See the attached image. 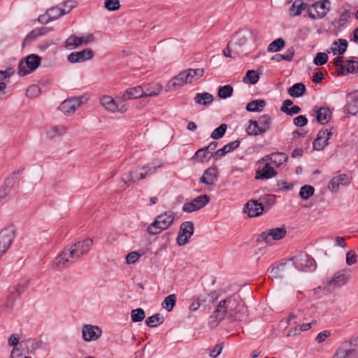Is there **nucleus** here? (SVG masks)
I'll return each instance as SVG.
<instances>
[{"label":"nucleus","instance_id":"obj_1","mask_svg":"<svg viewBox=\"0 0 358 358\" xmlns=\"http://www.w3.org/2000/svg\"><path fill=\"white\" fill-rule=\"evenodd\" d=\"M246 313V307L239 296H231L219 302L208 318V326L217 327L226 316L230 322L241 321Z\"/></svg>","mask_w":358,"mask_h":358},{"label":"nucleus","instance_id":"obj_2","mask_svg":"<svg viewBox=\"0 0 358 358\" xmlns=\"http://www.w3.org/2000/svg\"><path fill=\"white\" fill-rule=\"evenodd\" d=\"M93 245L92 238H87L75 243L68 250L62 251L57 256L52 267L55 270H62L67 266L74 263L81 256L87 254Z\"/></svg>","mask_w":358,"mask_h":358},{"label":"nucleus","instance_id":"obj_3","mask_svg":"<svg viewBox=\"0 0 358 358\" xmlns=\"http://www.w3.org/2000/svg\"><path fill=\"white\" fill-rule=\"evenodd\" d=\"M176 213L173 211H166L158 215L153 222L148 227V233L150 235H157L162 231L169 228L175 219Z\"/></svg>","mask_w":358,"mask_h":358},{"label":"nucleus","instance_id":"obj_4","mask_svg":"<svg viewBox=\"0 0 358 358\" xmlns=\"http://www.w3.org/2000/svg\"><path fill=\"white\" fill-rule=\"evenodd\" d=\"M246 129L248 135L258 136L267 131L271 127V118L268 115L260 116L258 120H250Z\"/></svg>","mask_w":358,"mask_h":358},{"label":"nucleus","instance_id":"obj_5","mask_svg":"<svg viewBox=\"0 0 358 358\" xmlns=\"http://www.w3.org/2000/svg\"><path fill=\"white\" fill-rule=\"evenodd\" d=\"M41 57L38 55L31 54L21 60L18 64V75L20 76H27L34 71L40 65Z\"/></svg>","mask_w":358,"mask_h":358},{"label":"nucleus","instance_id":"obj_6","mask_svg":"<svg viewBox=\"0 0 358 358\" xmlns=\"http://www.w3.org/2000/svg\"><path fill=\"white\" fill-rule=\"evenodd\" d=\"M295 267L302 271H313L316 269L315 260L308 254L301 252L291 259Z\"/></svg>","mask_w":358,"mask_h":358},{"label":"nucleus","instance_id":"obj_7","mask_svg":"<svg viewBox=\"0 0 358 358\" xmlns=\"http://www.w3.org/2000/svg\"><path fill=\"white\" fill-rule=\"evenodd\" d=\"M329 0H322L312 4L307 8L308 17L312 20L322 19L329 11Z\"/></svg>","mask_w":358,"mask_h":358},{"label":"nucleus","instance_id":"obj_8","mask_svg":"<svg viewBox=\"0 0 358 358\" xmlns=\"http://www.w3.org/2000/svg\"><path fill=\"white\" fill-rule=\"evenodd\" d=\"M194 231V224L191 221H185L181 223L176 238L178 245L187 244Z\"/></svg>","mask_w":358,"mask_h":358},{"label":"nucleus","instance_id":"obj_9","mask_svg":"<svg viewBox=\"0 0 358 358\" xmlns=\"http://www.w3.org/2000/svg\"><path fill=\"white\" fill-rule=\"evenodd\" d=\"M15 238V229L13 226L8 227L0 231V251L6 252V251L11 245Z\"/></svg>","mask_w":358,"mask_h":358},{"label":"nucleus","instance_id":"obj_10","mask_svg":"<svg viewBox=\"0 0 358 358\" xmlns=\"http://www.w3.org/2000/svg\"><path fill=\"white\" fill-rule=\"evenodd\" d=\"M83 96H72L64 100L59 106V109L65 114H73L84 101Z\"/></svg>","mask_w":358,"mask_h":358},{"label":"nucleus","instance_id":"obj_11","mask_svg":"<svg viewBox=\"0 0 358 358\" xmlns=\"http://www.w3.org/2000/svg\"><path fill=\"white\" fill-rule=\"evenodd\" d=\"M67 4L69 5V9L66 10L58 6H54L49 8L47 12L49 15L52 21L57 20L60 17L69 13L73 8L76 7L77 3L75 1H65L62 3V6H66Z\"/></svg>","mask_w":358,"mask_h":358},{"label":"nucleus","instance_id":"obj_12","mask_svg":"<svg viewBox=\"0 0 358 358\" xmlns=\"http://www.w3.org/2000/svg\"><path fill=\"white\" fill-rule=\"evenodd\" d=\"M24 168L20 167L17 171H13L11 175L5 180L3 185L0 188V202L7 196L13 187L18 175L20 174Z\"/></svg>","mask_w":358,"mask_h":358},{"label":"nucleus","instance_id":"obj_13","mask_svg":"<svg viewBox=\"0 0 358 358\" xmlns=\"http://www.w3.org/2000/svg\"><path fill=\"white\" fill-rule=\"evenodd\" d=\"M100 103L106 109L113 113L117 111L123 113L127 110V107L125 104L120 105L117 101H115L110 96H103L100 99Z\"/></svg>","mask_w":358,"mask_h":358},{"label":"nucleus","instance_id":"obj_14","mask_svg":"<svg viewBox=\"0 0 358 358\" xmlns=\"http://www.w3.org/2000/svg\"><path fill=\"white\" fill-rule=\"evenodd\" d=\"M357 351L352 347L350 342L343 343L336 350L332 358H357Z\"/></svg>","mask_w":358,"mask_h":358},{"label":"nucleus","instance_id":"obj_15","mask_svg":"<svg viewBox=\"0 0 358 358\" xmlns=\"http://www.w3.org/2000/svg\"><path fill=\"white\" fill-rule=\"evenodd\" d=\"M243 210L250 217H257L265 213V208L259 200H250L247 202L244 206Z\"/></svg>","mask_w":358,"mask_h":358},{"label":"nucleus","instance_id":"obj_16","mask_svg":"<svg viewBox=\"0 0 358 358\" xmlns=\"http://www.w3.org/2000/svg\"><path fill=\"white\" fill-rule=\"evenodd\" d=\"M91 49H85L79 52H73L68 55L67 59L70 63H80L91 59L94 57Z\"/></svg>","mask_w":358,"mask_h":358},{"label":"nucleus","instance_id":"obj_17","mask_svg":"<svg viewBox=\"0 0 358 358\" xmlns=\"http://www.w3.org/2000/svg\"><path fill=\"white\" fill-rule=\"evenodd\" d=\"M82 333L85 341H96L101 337L102 330L97 326L85 324L83 327Z\"/></svg>","mask_w":358,"mask_h":358},{"label":"nucleus","instance_id":"obj_18","mask_svg":"<svg viewBox=\"0 0 358 358\" xmlns=\"http://www.w3.org/2000/svg\"><path fill=\"white\" fill-rule=\"evenodd\" d=\"M311 113L312 115H316V120L321 124L327 123L331 119V112L327 107L315 106L313 108Z\"/></svg>","mask_w":358,"mask_h":358},{"label":"nucleus","instance_id":"obj_19","mask_svg":"<svg viewBox=\"0 0 358 358\" xmlns=\"http://www.w3.org/2000/svg\"><path fill=\"white\" fill-rule=\"evenodd\" d=\"M346 270H342L336 273L334 277L327 282V286L329 288L335 289L345 285L348 282L346 276Z\"/></svg>","mask_w":358,"mask_h":358},{"label":"nucleus","instance_id":"obj_20","mask_svg":"<svg viewBox=\"0 0 358 358\" xmlns=\"http://www.w3.org/2000/svg\"><path fill=\"white\" fill-rule=\"evenodd\" d=\"M28 281L26 280H22L16 286L13 287L10 289V294L8 296L7 306H12L15 299L24 292L27 285Z\"/></svg>","mask_w":358,"mask_h":358},{"label":"nucleus","instance_id":"obj_21","mask_svg":"<svg viewBox=\"0 0 358 358\" xmlns=\"http://www.w3.org/2000/svg\"><path fill=\"white\" fill-rule=\"evenodd\" d=\"M240 141L236 140L234 141H231L230 143H228L227 144L224 145L222 148L220 149H218L216 152L212 153V156L215 159H218L221 158L222 157L224 156L226 154L231 152L234 151L235 149L239 147L240 145Z\"/></svg>","mask_w":358,"mask_h":358},{"label":"nucleus","instance_id":"obj_22","mask_svg":"<svg viewBox=\"0 0 358 358\" xmlns=\"http://www.w3.org/2000/svg\"><path fill=\"white\" fill-rule=\"evenodd\" d=\"M350 184L349 178L346 174H340L334 177L328 184V189L331 192H337L338 187L342 185H348Z\"/></svg>","mask_w":358,"mask_h":358},{"label":"nucleus","instance_id":"obj_23","mask_svg":"<svg viewBox=\"0 0 358 358\" xmlns=\"http://www.w3.org/2000/svg\"><path fill=\"white\" fill-rule=\"evenodd\" d=\"M265 161H270L271 164L277 167L280 166L288 160V156L284 152H273L264 157Z\"/></svg>","mask_w":358,"mask_h":358},{"label":"nucleus","instance_id":"obj_24","mask_svg":"<svg viewBox=\"0 0 358 358\" xmlns=\"http://www.w3.org/2000/svg\"><path fill=\"white\" fill-rule=\"evenodd\" d=\"M217 178V169L216 167H209L203 172L200 178V182L208 185H212Z\"/></svg>","mask_w":358,"mask_h":358},{"label":"nucleus","instance_id":"obj_25","mask_svg":"<svg viewBox=\"0 0 358 358\" xmlns=\"http://www.w3.org/2000/svg\"><path fill=\"white\" fill-rule=\"evenodd\" d=\"M143 97V87L137 85L127 89L122 96V101Z\"/></svg>","mask_w":358,"mask_h":358},{"label":"nucleus","instance_id":"obj_26","mask_svg":"<svg viewBox=\"0 0 358 358\" xmlns=\"http://www.w3.org/2000/svg\"><path fill=\"white\" fill-rule=\"evenodd\" d=\"M187 83V80L185 79V71H182L169 82L166 91L176 90Z\"/></svg>","mask_w":358,"mask_h":358},{"label":"nucleus","instance_id":"obj_27","mask_svg":"<svg viewBox=\"0 0 358 358\" xmlns=\"http://www.w3.org/2000/svg\"><path fill=\"white\" fill-rule=\"evenodd\" d=\"M277 175L275 169L270 166L269 163H266L262 170L256 172L255 179H269Z\"/></svg>","mask_w":358,"mask_h":358},{"label":"nucleus","instance_id":"obj_28","mask_svg":"<svg viewBox=\"0 0 358 358\" xmlns=\"http://www.w3.org/2000/svg\"><path fill=\"white\" fill-rule=\"evenodd\" d=\"M198 296L201 306L205 308H210V306L214 303L219 296L216 291H213L210 294L205 293L203 294H200Z\"/></svg>","mask_w":358,"mask_h":358},{"label":"nucleus","instance_id":"obj_29","mask_svg":"<svg viewBox=\"0 0 358 358\" xmlns=\"http://www.w3.org/2000/svg\"><path fill=\"white\" fill-rule=\"evenodd\" d=\"M358 73V61L352 59L345 60V67L341 68L339 76H347L349 73L355 74Z\"/></svg>","mask_w":358,"mask_h":358},{"label":"nucleus","instance_id":"obj_30","mask_svg":"<svg viewBox=\"0 0 358 358\" xmlns=\"http://www.w3.org/2000/svg\"><path fill=\"white\" fill-rule=\"evenodd\" d=\"M143 87V97L157 95L162 90V85L159 83L148 84Z\"/></svg>","mask_w":358,"mask_h":358},{"label":"nucleus","instance_id":"obj_31","mask_svg":"<svg viewBox=\"0 0 358 358\" xmlns=\"http://www.w3.org/2000/svg\"><path fill=\"white\" fill-rule=\"evenodd\" d=\"M348 43L347 40L343 38H338L334 41L331 51L334 55H343L347 50Z\"/></svg>","mask_w":358,"mask_h":358},{"label":"nucleus","instance_id":"obj_32","mask_svg":"<svg viewBox=\"0 0 358 358\" xmlns=\"http://www.w3.org/2000/svg\"><path fill=\"white\" fill-rule=\"evenodd\" d=\"M306 8H308L307 4L302 0H295L289 8V15L292 17L299 16Z\"/></svg>","mask_w":358,"mask_h":358},{"label":"nucleus","instance_id":"obj_33","mask_svg":"<svg viewBox=\"0 0 358 358\" xmlns=\"http://www.w3.org/2000/svg\"><path fill=\"white\" fill-rule=\"evenodd\" d=\"M306 92V86L302 83H298L294 84L287 90V93L289 96L294 98H298L302 96Z\"/></svg>","mask_w":358,"mask_h":358},{"label":"nucleus","instance_id":"obj_34","mask_svg":"<svg viewBox=\"0 0 358 358\" xmlns=\"http://www.w3.org/2000/svg\"><path fill=\"white\" fill-rule=\"evenodd\" d=\"M194 101L199 105L207 106L213 101V96L208 92L197 93L194 96Z\"/></svg>","mask_w":358,"mask_h":358},{"label":"nucleus","instance_id":"obj_35","mask_svg":"<svg viewBox=\"0 0 358 358\" xmlns=\"http://www.w3.org/2000/svg\"><path fill=\"white\" fill-rule=\"evenodd\" d=\"M185 71V79L188 83H191L193 80H196L202 77L204 73L203 69H189Z\"/></svg>","mask_w":358,"mask_h":358},{"label":"nucleus","instance_id":"obj_36","mask_svg":"<svg viewBox=\"0 0 358 358\" xmlns=\"http://www.w3.org/2000/svg\"><path fill=\"white\" fill-rule=\"evenodd\" d=\"M185 71V79L188 83H191L193 80H196L202 77L204 73L203 69H189Z\"/></svg>","mask_w":358,"mask_h":358},{"label":"nucleus","instance_id":"obj_37","mask_svg":"<svg viewBox=\"0 0 358 358\" xmlns=\"http://www.w3.org/2000/svg\"><path fill=\"white\" fill-rule=\"evenodd\" d=\"M275 195L273 194H264L259 199V201L262 203L264 208H265V213L268 211L275 205Z\"/></svg>","mask_w":358,"mask_h":358},{"label":"nucleus","instance_id":"obj_38","mask_svg":"<svg viewBox=\"0 0 358 358\" xmlns=\"http://www.w3.org/2000/svg\"><path fill=\"white\" fill-rule=\"evenodd\" d=\"M266 104V101L263 99L253 100L247 104L245 108L249 112H261Z\"/></svg>","mask_w":358,"mask_h":358},{"label":"nucleus","instance_id":"obj_39","mask_svg":"<svg viewBox=\"0 0 358 358\" xmlns=\"http://www.w3.org/2000/svg\"><path fill=\"white\" fill-rule=\"evenodd\" d=\"M295 53V50L294 47H290L287 49L285 54H275L271 57L272 60L276 62H281L282 60H285L287 62L292 61Z\"/></svg>","mask_w":358,"mask_h":358},{"label":"nucleus","instance_id":"obj_40","mask_svg":"<svg viewBox=\"0 0 358 358\" xmlns=\"http://www.w3.org/2000/svg\"><path fill=\"white\" fill-rule=\"evenodd\" d=\"M83 44L82 37L76 35H71L65 41L64 47L66 49L72 50Z\"/></svg>","mask_w":358,"mask_h":358},{"label":"nucleus","instance_id":"obj_41","mask_svg":"<svg viewBox=\"0 0 358 358\" xmlns=\"http://www.w3.org/2000/svg\"><path fill=\"white\" fill-rule=\"evenodd\" d=\"M350 17V10L346 9L340 14V17L338 20L335 19L334 21H332L331 25L338 29L343 27Z\"/></svg>","mask_w":358,"mask_h":358},{"label":"nucleus","instance_id":"obj_42","mask_svg":"<svg viewBox=\"0 0 358 358\" xmlns=\"http://www.w3.org/2000/svg\"><path fill=\"white\" fill-rule=\"evenodd\" d=\"M345 111L348 114L356 115L358 113V94L353 96L345 106Z\"/></svg>","mask_w":358,"mask_h":358},{"label":"nucleus","instance_id":"obj_43","mask_svg":"<svg viewBox=\"0 0 358 358\" xmlns=\"http://www.w3.org/2000/svg\"><path fill=\"white\" fill-rule=\"evenodd\" d=\"M287 231L285 227L273 228L268 230V234L271 235L273 240L278 241L285 236Z\"/></svg>","mask_w":358,"mask_h":358},{"label":"nucleus","instance_id":"obj_44","mask_svg":"<svg viewBox=\"0 0 358 358\" xmlns=\"http://www.w3.org/2000/svg\"><path fill=\"white\" fill-rule=\"evenodd\" d=\"M315 193V188L309 185L302 186L299 191V196L303 200H308Z\"/></svg>","mask_w":358,"mask_h":358},{"label":"nucleus","instance_id":"obj_45","mask_svg":"<svg viewBox=\"0 0 358 358\" xmlns=\"http://www.w3.org/2000/svg\"><path fill=\"white\" fill-rule=\"evenodd\" d=\"M164 322V317L159 313H156L145 320L146 324L150 327H155Z\"/></svg>","mask_w":358,"mask_h":358},{"label":"nucleus","instance_id":"obj_46","mask_svg":"<svg viewBox=\"0 0 358 358\" xmlns=\"http://www.w3.org/2000/svg\"><path fill=\"white\" fill-rule=\"evenodd\" d=\"M285 42L283 38H278L272 41L268 46V52H278L284 48Z\"/></svg>","mask_w":358,"mask_h":358},{"label":"nucleus","instance_id":"obj_47","mask_svg":"<svg viewBox=\"0 0 358 358\" xmlns=\"http://www.w3.org/2000/svg\"><path fill=\"white\" fill-rule=\"evenodd\" d=\"M176 302V294H170L168 296H166L164 301L162 302V307L163 308L166 309L167 311L170 312L171 311Z\"/></svg>","mask_w":358,"mask_h":358},{"label":"nucleus","instance_id":"obj_48","mask_svg":"<svg viewBox=\"0 0 358 358\" xmlns=\"http://www.w3.org/2000/svg\"><path fill=\"white\" fill-rule=\"evenodd\" d=\"M233 87L230 85L221 86L218 89V96L221 99H225L232 96Z\"/></svg>","mask_w":358,"mask_h":358},{"label":"nucleus","instance_id":"obj_49","mask_svg":"<svg viewBox=\"0 0 358 358\" xmlns=\"http://www.w3.org/2000/svg\"><path fill=\"white\" fill-rule=\"evenodd\" d=\"M259 79V75L255 70H248L245 76L243 78V82L249 83L252 85H255Z\"/></svg>","mask_w":358,"mask_h":358},{"label":"nucleus","instance_id":"obj_50","mask_svg":"<svg viewBox=\"0 0 358 358\" xmlns=\"http://www.w3.org/2000/svg\"><path fill=\"white\" fill-rule=\"evenodd\" d=\"M66 128L63 125L55 126L50 130L47 135L49 138H53L61 136L66 133Z\"/></svg>","mask_w":358,"mask_h":358},{"label":"nucleus","instance_id":"obj_51","mask_svg":"<svg viewBox=\"0 0 358 358\" xmlns=\"http://www.w3.org/2000/svg\"><path fill=\"white\" fill-rule=\"evenodd\" d=\"M42 346V341L41 340H31L28 339L26 341V348L28 354L33 353L36 349L41 348Z\"/></svg>","mask_w":358,"mask_h":358},{"label":"nucleus","instance_id":"obj_52","mask_svg":"<svg viewBox=\"0 0 358 358\" xmlns=\"http://www.w3.org/2000/svg\"><path fill=\"white\" fill-rule=\"evenodd\" d=\"M196 208L200 210L210 202V197L207 194L200 195L192 199Z\"/></svg>","mask_w":358,"mask_h":358},{"label":"nucleus","instance_id":"obj_53","mask_svg":"<svg viewBox=\"0 0 358 358\" xmlns=\"http://www.w3.org/2000/svg\"><path fill=\"white\" fill-rule=\"evenodd\" d=\"M286 266V263H281L276 266L269 268L268 272L273 275L275 278H282L284 273V269Z\"/></svg>","mask_w":358,"mask_h":358},{"label":"nucleus","instance_id":"obj_54","mask_svg":"<svg viewBox=\"0 0 358 358\" xmlns=\"http://www.w3.org/2000/svg\"><path fill=\"white\" fill-rule=\"evenodd\" d=\"M131 317L133 322H142L145 317V311L141 308L134 309L131 310Z\"/></svg>","mask_w":358,"mask_h":358},{"label":"nucleus","instance_id":"obj_55","mask_svg":"<svg viewBox=\"0 0 358 358\" xmlns=\"http://www.w3.org/2000/svg\"><path fill=\"white\" fill-rule=\"evenodd\" d=\"M227 129V125L226 124H220L217 128L214 129L211 133L210 137L214 140H217L221 138L224 136L226 131Z\"/></svg>","mask_w":358,"mask_h":358},{"label":"nucleus","instance_id":"obj_56","mask_svg":"<svg viewBox=\"0 0 358 358\" xmlns=\"http://www.w3.org/2000/svg\"><path fill=\"white\" fill-rule=\"evenodd\" d=\"M104 7L108 11H115L120 8V3L119 0H105Z\"/></svg>","mask_w":358,"mask_h":358},{"label":"nucleus","instance_id":"obj_57","mask_svg":"<svg viewBox=\"0 0 358 358\" xmlns=\"http://www.w3.org/2000/svg\"><path fill=\"white\" fill-rule=\"evenodd\" d=\"M328 61V55L325 52H318L315 55L313 62L317 66H322Z\"/></svg>","mask_w":358,"mask_h":358},{"label":"nucleus","instance_id":"obj_58","mask_svg":"<svg viewBox=\"0 0 358 358\" xmlns=\"http://www.w3.org/2000/svg\"><path fill=\"white\" fill-rule=\"evenodd\" d=\"M41 93L40 87L36 85H30L26 91V96L28 98H35Z\"/></svg>","mask_w":358,"mask_h":358},{"label":"nucleus","instance_id":"obj_59","mask_svg":"<svg viewBox=\"0 0 358 358\" xmlns=\"http://www.w3.org/2000/svg\"><path fill=\"white\" fill-rule=\"evenodd\" d=\"M38 36H40L38 31H36V28L34 29L24 38L22 42V46L24 47L26 45H29L32 41L35 40Z\"/></svg>","mask_w":358,"mask_h":358},{"label":"nucleus","instance_id":"obj_60","mask_svg":"<svg viewBox=\"0 0 358 358\" xmlns=\"http://www.w3.org/2000/svg\"><path fill=\"white\" fill-rule=\"evenodd\" d=\"M18 343H19V338L16 334H13L9 336L8 340V343L9 346L14 347L11 352L12 357H13V355H14L15 350H18V349L16 348V345H17Z\"/></svg>","mask_w":358,"mask_h":358},{"label":"nucleus","instance_id":"obj_61","mask_svg":"<svg viewBox=\"0 0 358 358\" xmlns=\"http://www.w3.org/2000/svg\"><path fill=\"white\" fill-rule=\"evenodd\" d=\"M142 256V253L138 252H131L126 257V261L128 264H133L136 263L138 259Z\"/></svg>","mask_w":358,"mask_h":358},{"label":"nucleus","instance_id":"obj_62","mask_svg":"<svg viewBox=\"0 0 358 358\" xmlns=\"http://www.w3.org/2000/svg\"><path fill=\"white\" fill-rule=\"evenodd\" d=\"M357 254L354 250H350L346 254V264L351 266L357 262Z\"/></svg>","mask_w":358,"mask_h":358},{"label":"nucleus","instance_id":"obj_63","mask_svg":"<svg viewBox=\"0 0 358 358\" xmlns=\"http://www.w3.org/2000/svg\"><path fill=\"white\" fill-rule=\"evenodd\" d=\"M191 301L192 302L189 306L190 311H196L199 308L200 306H202L198 296H193L191 299Z\"/></svg>","mask_w":358,"mask_h":358},{"label":"nucleus","instance_id":"obj_64","mask_svg":"<svg viewBox=\"0 0 358 358\" xmlns=\"http://www.w3.org/2000/svg\"><path fill=\"white\" fill-rule=\"evenodd\" d=\"M294 124L299 127H304L308 123V119L306 116L300 115L293 120Z\"/></svg>","mask_w":358,"mask_h":358}]
</instances>
